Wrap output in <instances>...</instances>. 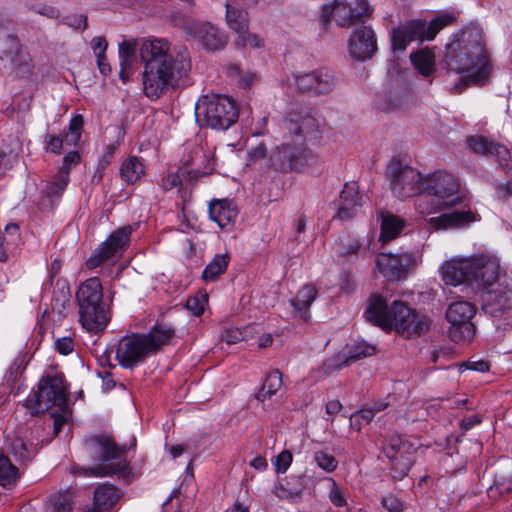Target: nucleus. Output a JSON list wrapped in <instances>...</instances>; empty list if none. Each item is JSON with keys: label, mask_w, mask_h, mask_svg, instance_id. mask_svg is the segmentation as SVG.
<instances>
[{"label": "nucleus", "mask_w": 512, "mask_h": 512, "mask_svg": "<svg viewBox=\"0 0 512 512\" xmlns=\"http://www.w3.org/2000/svg\"><path fill=\"white\" fill-rule=\"evenodd\" d=\"M5 233L10 234L11 239H7L6 235L0 233V262L8 261V251L11 250V246L14 240L19 237V227L15 223L7 224L5 227Z\"/></svg>", "instance_id": "37998d69"}, {"label": "nucleus", "mask_w": 512, "mask_h": 512, "mask_svg": "<svg viewBox=\"0 0 512 512\" xmlns=\"http://www.w3.org/2000/svg\"><path fill=\"white\" fill-rule=\"evenodd\" d=\"M170 50L171 44L166 38L146 37L138 42L139 56L144 68L173 56Z\"/></svg>", "instance_id": "aec40b11"}, {"label": "nucleus", "mask_w": 512, "mask_h": 512, "mask_svg": "<svg viewBox=\"0 0 512 512\" xmlns=\"http://www.w3.org/2000/svg\"><path fill=\"white\" fill-rule=\"evenodd\" d=\"M209 217L222 230H231L238 217V208L232 200L214 199L209 202Z\"/></svg>", "instance_id": "a878e982"}, {"label": "nucleus", "mask_w": 512, "mask_h": 512, "mask_svg": "<svg viewBox=\"0 0 512 512\" xmlns=\"http://www.w3.org/2000/svg\"><path fill=\"white\" fill-rule=\"evenodd\" d=\"M361 196L358 192L356 183L345 184L341 194L338 209V217L342 220H348L353 217L355 212L361 207Z\"/></svg>", "instance_id": "c756f323"}, {"label": "nucleus", "mask_w": 512, "mask_h": 512, "mask_svg": "<svg viewBox=\"0 0 512 512\" xmlns=\"http://www.w3.org/2000/svg\"><path fill=\"white\" fill-rule=\"evenodd\" d=\"M387 407V404H376L370 408H364L351 416V425L353 426L356 421L363 420L369 423L375 416L376 412H379Z\"/></svg>", "instance_id": "5fc2aeb1"}, {"label": "nucleus", "mask_w": 512, "mask_h": 512, "mask_svg": "<svg viewBox=\"0 0 512 512\" xmlns=\"http://www.w3.org/2000/svg\"><path fill=\"white\" fill-rule=\"evenodd\" d=\"M406 226V221L390 212L381 213V233L379 240L386 243L400 235Z\"/></svg>", "instance_id": "2f4dec72"}, {"label": "nucleus", "mask_w": 512, "mask_h": 512, "mask_svg": "<svg viewBox=\"0 0 512 512\" xmlns=\"http://www.w3.org/2000/svg\"><path fill=\"white\" fill-rule=\"evenodd\" d=\"M229 73L232 77H234V76L239 77L238 83L243 88H248L252 84V82L255 78L254 73H251V72H246L245 74L241 75L240 69L237 66H231L229 68Z\"/></svg>", "instance_id": "680f3d73"}, {"label": "nucleus", "mask_w": 512, "mask_h": 512, "mask_svg": "<svg viewBox=\"0 0 512 512\" xmlns=\"http://www.w3.org/2000/svg\"><path fill=\"white\" fill-rule=\"evenodd\" d=\"M83 117L76 115L69 123V132L65 134V143L67 145H77L81 139L82 128H83Z\"/></svg>", "instance_id": "49530a36"}, {"label": "nucleus", "mask_w": 512, "mask_h": 512, "mask_svg": "<svg viewBox=\"0 0 512 512\" xmlns=\"http://www.w3.org/2000/svg\"><path fill=\"white\" fill-rule=\"evenodd\" d=\"M190 34L209 51L220 50L227 44L225 33L208 22L192 26Z\"/></svg>", "instance_id": "393cba45"}, {"label": "nucleus", "mask_w": 512, "mask_h": 512, "mask_svg": "<svg viewBox=\"0 0 512 512\" xmlns=\"http://www.w3.org/2000/svg\"><path fill=\"white\" fill-rule=\"evenodd\" d=\"M26 406L32 414L44 412L52 407H57L64 412L67 406V388L63 377L60 375L43 377L38 384V389L28 396Z\"/></svg>", "instance_id": "6e6552de"}, {"label": "nucleus", "mask_w": 512, "mask_h": 512, "mask_svg": "<svg viewBox=\"0 0 512 512\" xmlns=\"http://www.w3.org/2000/svg\"><path fill=\"white\" fill-rule=\"evenodd\" d=\"M89 451L101 463L89 469V475L104 477L117 475L118 477L130 479V470L125 458V448L116 445L114 440L107 435H99L90 438L87 443Z\"/></svg>", "instance_id": "423d86ee"}, {"label": "nucleus", "mask_w": 512, "mask_h": 512, "mask_svg": "<svg viewBox=\"0 0 512 512\" xmlns=\"http://www.w3.org/2000/svg\"><path fill=\"white\" fill-rule=\"evenodd\" d=\"M336 84L337 79L334 73L327 68L295 76L296 88L301 92L314 95L328 94L334 90Z\"/></svg>", "instance_id": "a211bd4d"}, {"label": "nucleus", "mask_w": 512, "mask_h": 512, "mask_svg": "<svg viewBox=\"0 0 512 512\" xmlns=\"http://www.w3.org/2000/svg\"><path fill=\"white\" fill-rule=\"evenodd\" d=\"M132 231L133 229L130 225L121 227L114 231L87 259V268L95 269L107 260L120 256L129 244Z\"/></svg>", "instance_id": "ddd939ff"}, {"label": "nucleus", "mask_w": 512, "mask_h": 512, "mask_svg": "<svg viewBox=\"0 0 512 512\" xmlns=\"http://www.w3.org/2000/svg\"><path fill=\"white\" fill-rule=\"evenodd\" d=\"M14 62L16 71L21 77L28 76L32 73L33 64L29 54H18Z\"/></svg>", "instance_id": "6e6d98bb"}, {"label": "nucleus", "mask_w": 512, "mask_h": 512, "mask_svg": "<svg viewBox=\"0 0 512 512\" xmlns=\"http://www.w3.org/2000/svg\"><path fill=\"white\" fill-rule=\"evenodd\" d=\"M482 298L483 308L493 316L512 308V289L506 280L486 289Z\"/></svg>", "instance_id": "412c9836"}, {"label": "nucleus", "mask_w": 512, "mask_h": 512, "mask_svg": "<svg viewBox=\"0 0 512 512\" xmlns=\"http://www.w3.org/2000/svg\"><path fill=\"white\" fill-rule=\"evenodd\" d=\"M292 463V454L284 450L280 452L274 461L275 471L277 473H285Z\"/></svg>", "instance_id": "bf43d9fd"}, {"label": "nucleus", "mask_w": 512, "mask_h": 512, "mask_svg": "<svg viewBox=\"0 0 512 512\" xmlns=\"http://www.w3.org/2000/svg\"><path fill=\"white\" fill-rule=\"evenodd\" d=\"M410 58L414 67L423 76H430L435 71V55L430 49H421L411 54Z\"/></svg>", "instance_id": "c9c22d12"}, {"label": "nucleus", "mask_w": 512, "mask_h": 512, "mask_svg": "<svg viewBox=\"0 0 512 512\" xmlns=\"http://www.w3.org/2000/svg\"><path fill=\"white\" fill-rule=\"evenodd\" d=\"M65 142V137L62 138L60 136L47 134L44 139L45 149L48 152L53 154H61L63 151V143Z\"/></svg>", "instance_id": "13d9d810"}, {"label": "nucleus", "mask_w": 512, "mask_h": 512, "mask_svg": "<svg viewBox=\"0 0 512 512\" xmlns=\"http://www.w3.org/2000/svg\"><path fill=\"white\" fill-rule=\"evenodd\" d=\"M417 265V257L413 253H381L377 256L378 270L389 280L405 279L409 272Z\"/></svg>", "instance_id": "dca6fc26"}, {"label": "nucleus", "mask_w": 512, "mask_h": 512, "mask_svg": "<svg viewBox=\"0 0 512 512\" xmlns=\"http://www.w3.org/2000/svg\"><path fill=\"white\" fill-rule=\"evenodd\" d=\"M445 67L465 74L460 85H482L491 73V64L483 44L482 30L467 26L453 34L445 46Z\"/></svg>", "instance_id": "f257e3e1"}, {"label": "nucleus", "mask_w": 512, "mask_h": 512, "mask_svg": "<svg viewBox=\"0 0 512 512\" xmlns=\"http://www.w3.org/2000/svg\"><path fill=\"white\" fill-rule=\"evenodd\" d=\"M315 156L304 140L297 137L277 145L270 153L268 162L271 167L281 172L303 171L310 165Z\"/></svg>", "instance_id": "1a4fd4ad"}, {"label": "nucleus", "mask_w": 512, "mask_h": 512, "mask_svg": "<svg viewBox=\"0 0 512 512\" xmlns=\"http://www.w3.org/2000/svg\"><path fill=\"white\" fill-rule=\"evenodd\" d=\"M230 256L228 253L217 254L214 258L206 265L202 278L206 282H213L223 274L229 264Z\"/></svg>", "instance_id": "e433bc0d"}, {"label": "nucleus", "mask_w": 512, "mask_h": 512, "mask_svg": "<svg viewBox=\"0 0 512 512\" xmlns=\"http://www.w3.org/2000/svg\"><path fill=\"white\" fill-rule=\"evenodd\" d=\"M267 157V146L263 142L252 145L247 149L248 164L257 163Z\"/></svg>", "instance_id": "4d7b16f0"}, {"label": "nucleus", "mask_w": 512, "mask_h": 512, "mask_svg": "<svg viewBox=\"0 0 512 512\" xmlns=\"http://www.w3.org/2000/svg\"><path fill=\"white\" fill-rule=\"evenodd\" d=\"M238 116L236 101L226 95H204L195 105V118L201 127L226 130L237 121Z\"/></svg>", "instance_id": "0eeeda50"}, {"label": "nucleus", "mask_w": 512, "mask_h": 512, "mask_svg": "<svg viewBox=\"0 0 512 512\" xmlns=\"http://www.w3.org/2000/svg\"><path fill=\"white\" fill-rule=\"evenodd\" d=\"M236 35L235 44L239 47L249 49H260L264 47V39L258 34L250 32L248 28H244Z\"/></svg>", "instance_id": "c03bdc74"}, {"label": "nucleus", "mask_w": 512, "mask_h": 512, "mask_svg": "<svg viewBox=\"0 0 512 512\" xmlns=\"http://www.w3.org/2000/svg\"><path fill=\"white\" fill-rule=\"evenodd\" d=\"M78 312L80 324L91 333L103 331L111 318L109 306L105 302L88 307H79Z\"/></svg>", "instance_id": "4be33fe9"}, {"label": "nucleus", "mask_w": 512, "mask_h": 512, "mask_svg": "<svg viewBox=\"0 0 512 512\" xmlns=\"http://www.w3.org/2000/svg\"><path fill=\"white\" fill-rule=\"evenodd\" d=\"M69 181L70 177L58 170L54 176L47 180L44 191L48 197H60L66 190Z\"/></svg>", "instance_id": "a19ab883"}, {"label": "nucleus", "mask_w": 512, "mask_h": 512, "mask_svg": "<svg viewBox=\"0 0 512 512\" xmlns=\"http://www.w3.org/2000/svg\"><path fill=\"white\" fill-rule=\"evenodd\" d=\"M108 43L102 36L94 37L91 40V49L93 50L96 57L104 56L107 50Z\"/></svg>", "instance_id": "69168bd1"}, {"label": "nucleus", "mask_w": 512, "mask_h": 512, "mask_svg": "<svg viewBox=\"0 0 512 512\" xmlns=\"http://www.w3.org/2000/svg\"><path fill=\"white\" fill-rule=\"evenodd\" d=\"M377 50V40L371 27L356 30L349 39L350 55L357 60L370 58Z\"/></svg>", "instance_id": "5701e85b"}, {"label": "nucleus", "mask_w": 512, "mask_h": 512, "mask_svg": "<svg viewBox=\"0 0 512 512\" xmlns=\"http://www.w3.org/2000/svg\"><path fill=\"white\" fill-rule=\"evenodd\" d=\"M456 20L457 15L453 11L439 12L429 24L422 20L425 40L432 41L442 29L454 24Z\"/></svg>", "instance_id": "473e14b6"}, {"label": "nucleus", "mask_w": 512, "mask_h": 512, "mask_svg": "<svg viewBox=\"0 0 512 512\" xmlns=\"http://www.w3.org/2000/svg\"><path fill=\"white\" fill-rule=\"evenodd\" d=\"M175 329L157 323L148 334H129L121 337L115 346V358L124 368H133L174 336Z\"/></svg>", "instance_id": "7ed1b4c3"}, {"label": "nucleus", "mask_w": 512, "mask_h": 512, "mask_svg": "<svg viewBox=\"0 0 512 512\" xmlns=\"http://www.w3.org/2000/svg\"><path fill=\"white\" fill-rule=\"evenodd\" d=\"M476 313V306L464 300L451 303L446 310V319L450 323L449 337L456 343L469 342L475 334L472 318Z\"/></svg>", "instance_id": "f8f14e48"}, {"label": "nucleus", "mask_w": 512, "mask_h": 512, "mask_svg": "<svg viewBox=\"0 0 512 512\" xmlns=\"http://www.w3.org/2000/svg\"><path fill=\"white\" fill-rule=\"evenodd\" d=\"M472 274L471 284L475 283L485 290L506 280L499 259L492 254L473 255Z\"/></svg>", "instance_id": "4468645a"}, {"label": "nucleus", "mask_w": 512, "mask_h": 512, "mask_svg": "<svg viewBox=\"0 0 512 512\" xmlns=\"http://www.w3.org/2000/svg\"><path fill=\"white\" fill-rule=\"evenodd\" d=\"M137 47L138 43L133 40H123L118 46L120 64L119 77L123 83H127L135 71L137 65Z\"/></svg>", "instance_id": "cd10ccee"}, {"label": "nucleus", "mask_w": 512, "mask_h": 512, "mask_svg": "<svg viewBox=\"0 0 512 512\" xmlns=\"http://www.w3.org/2000/svg\"><path fill=\"white\" fill-rule=\"evenodd\" d=\"M480 220L479 214L470 207L455 209L450 212L442 213L439 216L431 217L427 220V226L430 231H448L459 230L468 227L470 224Z\"/></svg>", "instance_id": "f3484780"}, {"label": "nucleus", "mask_w": 512, "mask_h": 512, "mask_svg": "<svg viewBox=\"0 0 512 512\" xmlns=\"http://www.w3.org/2000/svg\"><path fill=\"white\" fill-rule=\"evenodd\" d=\"M119 497V492L113 485H100L94 492L95 509L99 512H105L112 508V506L118 501Z\"/></svg>", "instance_id": "72a5a7b5"}, {"label": "nucleus", "mask_w": 512, "mask_h": 512, "mask_svg": "<svg viewBox=\"0 0 512 512\" xmlns=\"http://www.w3.org/2000/svg\"><path fill=\"white\" fill-rule=\"evenodd\" d=\"M375 353V347L366 343H359L354 346L353 350L347 352L345 364L357 361L361 358L371 356Z\"/></svg>", "instance_id": "09e8293b"}, {"label": "nucleus", "mask_w": 512, "mask_h": 512, "mask_svg": "<svg viewBox=\"0 0 512 512\" xmlns=\"http://www.w3.org/2000/svg\"><path fill=\"white\" fill-rule=\"evenodd\" d=\"M78 308L104 303L103 288L100 279L91 277L84 281L76 292Z\"/></svg>", "instance_id": "c85d7f7f"}, {"label": "nucleus", "mask_w": 512, "mask_h": 512, "mask_svg": "<svg viewBox=\"0 0 512 512\" xmlns=\"http://www.w3.org/2000/svg\"><path fill=\"white\" fill-rule=\"evenodd\" d=\"M282 386V375L278 370L270 372L256 394V398L259 401L264 402L267 398H270L281 388Z\"/></svg>", "instance_id": "58836bf2"}, {"label": "nucleus", "mask_w": 512, "mask_h": 512, "mask_svg": "<svg viewBox=\"0 0 512 512\" xmlns=\"http://www.w3.org/2000/svg\"><path fill=\"white\" fill-rule=\"evenodd\" d=\"M422 19L408 21L394 28L391 32L393 51L403 52L409 43L419 40L424 41Z\"/></svg>", "instance_id": "b1692460"}, {"label": "nucleus", "mask_w": 512, "mask_h": 512, "mask_svg": "<svg viewBox=\"0 0 512 512\" xmlns=\"http://www.w3.org/2000/svg\"><path fill=\"white\" fill-rule=\"evenodd\" d=\"M80 162V155L77 151L68 152L64 158L62 166L59 168V171L65 173L69 176L71 168L76 166Z\"/></svg>", "instance_id": "052dcab7"}, {"label": "nucleus", "mask_w": 512, "mask_h": 512, "mask_svg": "<svg viewBox=\"0 0 512 512\" xmlns=\"http://www.w3.org/2000/svg\"><path fill=\"white\" fill-rule=\"evenodd\" d=\"M473 256L455 257L445 261L441 266L442 279L447 285L458 286L471 284Z\"/></svg>", "instance_id": "6ab92c4d"}, {"label": "nucleus", "mask_w": 512, "mask_h": 512, "mask_svg": "<svg viewBox=\"0 0 512 512\" xmlns=\"http://www.w3.org/2000/svg\"><path fill=\"white\" fill-rule=\"evenodd\" d=\"M467 143L473 152L482 155H491L496 144V142L484 136H471Z\"/></svg>", "instance_id": "a18cd8bd"}, {"label": "nucleus", "mask_w": 512, "mask_h": 512, "mask_svg": "<svg viewBox=\"0 0 512 512\" xmlns=\"http://www.w3.org/2000/svg\"><path fill=\"white\" fill-rule=\"evenodd\" d=\"M191 70V59L186 49L175 56L143 70L144 92L149 98H158L169 87L182 85Z\"/></svg>", "instance_id": "20e7f679"}, {"label": "nucleus", "mask_w": 512, "mask_h": 512, "mask_svg": "<svg viewBox=\"0 0 512 512\" xmlns=\"http://www.w3.org/2000/svg\"><path fill=\"white\" fill-rule=\"evenodd\" d=\"M314 460L317 465L326 472H332L337 468L338 461L336 458L324 451L316 452Z\"/></svg>", "instance_id": "864d4df0"}, {"label": "nucleus", "mask_w": 512, "mask_h": 512, "mask_svg": "<svg viewBox=\"0 0 512 512\" xmlns=\"http://www.w3.org/2000/svg\"><path fill=\"white\" fill-rule=\"evenodd\" d=\"M383 453L390 463L394 479H403L412 465L411 446L399 436H392L383 447Z\"/></svg>", "instance_id": "2eb2a0df"}, {"label": "nucleus", "mask_w": 512, "mask_h": 512, "mask_svg": "<svg viewBox=\"0 0 512 512\" xmlns=\"http://www.w3.org/2000/svg\"><path fill=\"white\" fill-rule=\"evenodd\" d=\"M374 9L368 0H333L322 7L321 19L326 27L332 21L341 27L365 22Z\"/></svg>", "instance_id": "9d476101"}, {"label": "nucleus", "mask_w": 512, "mask_h": 512, "mask_svg": "<svg viewBox=\"0 0 512 512\" xmlns=\"http://www.w3.org/2000/svg\"><path fill=\"white\" fill-rule=\"evenodd\" d=\"M19 478L18 469L11 463L10 459L4 455L0 456V485L9 488L14 485Z\"/></svg>", "instance_id": "ea45409f"}, {"label": "nucleus", "mask_w": 512, "mask_h": 512, "mask_svg": "<svg viewBox=\"0 0 512 512\" xmlns=\"http://www.w3.org/2000/svg\"><path fill=\"white\" fill-rule=\"evenodd\" d=\"M56 349L62 355H68L74 350L73 340L70 337H62L55 342Z\"/></svg>", "instance_id": "338daca9"}, {"label": "nucleus", "mask_w": 512, "mask_h": 512, "mask_svg": "<svg viewBox=\"0 0 512 512\" xmlns=\"http://www.w3.org/2000/svg\"><path fill=\"white\" fill-rule=\"evenodd\" d=\"M145 173V167L142 161L136 157H130L125 160L120 168L121 178L127 183H135Z\"/></svg>", "instance_id": "4c0bfd02"}, {"label": "nucleus", "mask_w": 512, "mask_h": 512, "mask_svg": "<svg viewBox=\"0 0 512 512\" xmlns=\"http://www.w3.org/2000/svg\"><path fill=\"white\" fill-rule=\"evenodd\" d=\"M9 447L13 455L22 461L30 460L35 451L32 446H28L24 439L20 436L11 437L7 435Z\"/></svg>", "instance_id": "79ce46f5"}, {"label": "nucleus", "mask_w": 512, "mask_h": 512, "mask_svg": "<svg viewBox=\"0 0 512 512\" xmlns=\"http://www.w3.org/2000/svg\"><path fill=\"white\" fill-rule=\"evenodd\" d=\"M491 155L496 158V160L498 161L499 165L501 167H503L504 169L510 170L512 168V165H511V161H512L511 153H510L509 149L506 146L501 145V144L496 142L495 147L492 150V154Z\"/></svg>", "instance_id": "603ef678"}, {"label": "nucleus", "mask_w": 512, "mask_h": 512, "mask_svg": "<svg viewBox=\"0 0 512 512\" xmlns=\"http://www.w3.org/2000/svg\"><path fill=\"white\" fill-rule=\"evenodd\" d=\"M387 177L395 197L406 199L423 193L424 176L415 168L391 161L387 167Z\"/></svg>", "instance_id": "9b49d317"}, {"label": "nucleus", "mask_w": 512, "mask_h": 512, "mask_svg": "<svg viewBox=\"0 0 512 512\" xmlns=\"http://www.w3.org/2000/svg\"><path fill=\"white\" fill-rule=\"evenodd\" d=\"M318 294V289L314 284L308 283L297 292L296 296L291 299V306L295 316L307 320L309 317V309Z\"/></svg>", "instance_id": "7c9ffc66"}, {"label": "nucleus", "mask_w": 512, "mask_h": 512, "mask_svg": "<svg viewBox=\"0 0 512 512\" xmlns=\"http://www.w3.org/2000/svg\"><path fill=\"white\" fill-rule=\"evenodd\" d=\"M64 23L76 30H85L87 28V17L83 14L68 16Z\"/></svg>", "instance_id": "e2e57ef3"}, {"label": "nucleus", "mask_w": 512, "mask_h": 512, "mask_svg": "<svg viewBox=\"0 0 512 512\" xmlns=\"http://www.w3.org/2000/svg\"><path fill=\"white\" fill-rule=\"evenodd\" d=\"M256 329V325H247L242 329L230 328L225 331L223 339L226 341L227 344H235L240 341H247L248 332H251L252 330Z\"/></svg>", "instance_id": "de8ad7c7"}, {"label": "nucleus", "mask_w": 512, "mask_h": 512, "mask_svg": "<svg viewBox=\"0 0 512 512\" xmlns=\"http://www.w3.org/2000/svg\"><path fill=\"white\" fill-rule=\"evenodd\" d=\"M330 488L328 498L336 507H344L347 505V499L344 489L338 485L333 479H329Z\"/></svg>", "instance_id": "8fccbe9b"}, {"label": "nucleus", "mask_w": 512, "mask_h": 512, "mask_svg": "<svg viewBox=\"0 0 512 512\" xmlns=\"http://www.w3.org/2000/svg\"><path fill=\"white\" fill-rule=\"evenodd\" d=\"M208 303V295L206 293H199L195 296L189 297L186 302V307L195 316H200Z\"/></svg>", "instance_id": "3c124183"}, {"label": "nucleus", "mask_w": 512, "mask_h": 512, "mask_svg": "<svg viewBox=\"0 0 512 512\" xmlns=\"http://www.w3.org/2000/svg\"><path fill=\"white\" fill-rule=\"evenodd\" d=\"M287 128L295 134V138L301 137L314 131L317 127L316 119L308 114L304 116L290 115L286 120Z\"/></svg>", "instance_id": "f704fd0d"}, {"label": "nucleus", "mask_w": 512, "mask_h": 512, "mask_svg": "<svg viewBox=\"0 0 512 512\" xmlns=\"http://www.w3.org/2000/svg\"><path fill=\"white\" fill-rule=\"evenodd\" d=\"M181 184L180 175L178 173H169L163 177L161 186L164 190H171Z\"/></svg>", "instance_id": "774afa93"}, {"label": "nucleus", "mask_w": 512, "mask_h": 512, "mask_svg": "<svg viewBox=\"0 0 512 512\" xmlns=\"http://www.w3.org/2000/svg\"><path fill=\"white\" fill-rule=\"evenodd\" d=\"M257 0H227L226 1V23L234 32L238 33L249 26L248 13L242 9L256 3Z\"/></svg>", "instance_id": "bb28decb"}, {"label": "nucleus", "mask_w": 512, "mask_h": 512, "mask_svg": "<svg viewBox=\"0 0 512 512\" xmlns=\"http://www.w3.org/2000/svg\"><path fill=\"white\" fill-rule=\"evenodd\" d=\"M367 319L382 329H394L406 336H420L431 326V319L425 314L416 313L402 301L388 305L381 296H373L366 311Z\"/></svg>", "instance_id": "f03ea898"}, {"label": "nucleus", "mask_w": 512, "mask_h": 512, "mask_svg": "<svg viewBox=\"0 0 512 512\" xmlns=\"http://www.w3.org/2000/svg\"><path fill=\"white\" fill-rule=\"evenodd\" d=\"M460 182L447 171H436L424 176L423 193L431 198L422 197L415 202L421 215H430L449 209L461 202Z\"/></svg>", "instance_id": "39448f33"}, {"label": "nucleus", "mask_w": 512, "mask_h": 512, "mask_svg": "<svg viewBox=\"0 0 512 512\" xmlns=\"http://www.w3.org/2000/svg\"><path fill=\"white\" fill-rule=\"evenodd\" d=\"M382 505L389 512H401L403 509L401 501L392 494L386 495L382 498Z\"/></svg>", "instance_id": "0e129e2a"}]
</instances>
